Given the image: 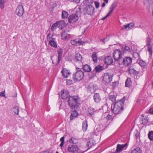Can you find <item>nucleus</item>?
I'll list each match as a JSON object with an SVG mask.
<instances>
[{
    "instance_id": "obj_13",
    "label": "nucleus",
    "mask_w": 153,
    "mask_h": 153,
    "mask_svg": "<svg viewBox=\"0 0 153 153\" xmlns=\"http://www.w3.org/2000/svg\"><path fill=\"white\" fill-rule=\"evenodd\" d=\"M82 56L80 53L77 51L75 52V58L74 60L76 62H80L81 63H82Z\"/></svg>"
},
{
    "instance_id": "obj_10",
    "label": "nucleus",
    "mask_w": 153,
    "mask_h": 153,
    "mask_svg": "<svg viewBox=\"0 0 153 153\" xmlns=\"http://www.w3.org/2000/svg\"><path fill=\"white\" fill-rule=\"evenodd\" d=\"M78 18L77 15L76 14H73L69 16L68 20L70 22L74 23L78 20Z\"/></svg>"
},
{
    "instance_id": "obj_9",
    "label": "nucleus",
    "mask_w": 153,
    "mask_h": 153,
    "mask_svg": "<svg viewBox=\"0 0 153 153\" xmlns=\"http://www.w3.org/2000/svg\"><path fill=\"white\" fill-rule=\"evenodd\" d=\"M112 76L111 75H109L107 73L104 74L103 76V80L105 84L110 83L111 81Z\"/></svg>"
},
{
    "instance_id": "obj_24",
    "label": "nucleus",
    "mask_w": 153,
    "mask_h": 153,
    "mask_svg": "<svg viewBox=\"0 0 153 153\" xmlns=\"http://www.w3.org/2000/svg\"><path fill=\"white\" fill-rule=\"evenodd\" d=\"M117 5V3L116 2H114L113 3L110 8V11L108 13L109 14H110L112 13L115 8H116Z\"/></svg>"
},
{
    "instance_id": "obj_6",
    "label": "nucleus",
    "mask_w": 153,
    "mask_h": 153,
    "mask_svg": "<svg viewBox=\"0 0 153 153\" xmlns=\"http://www.w3.org/2000/svg\"><path fill=\"white\" fill-rule=\"evenodd\" d=\"M132 61V59L130 57H126L123 60L122 59L120 65L123 64L126 66H128L131 64Z\"/></svg>"
},
{
    "instance_id": "obj_60",
    "label": "nucleus",
    "mask_w": 153,
    "mask_h": 153,
    "mask_svg": "<svg viewBox=\"0 0 153 153\" xmlns=\"http://www.w3.org/2000/svg\"><path fill=\"white\" fill-rule=\"evenodd\" d=\"M135 135L136 136V137L137 138L138 137H139V134H138V133H137V134H136Z\"/></svg>"
},
{
    "instance_id": "obj_48",
    "label": "nucleus",
    "mask_w": 153,
    "mask_h": 153,
    "mask_svg": "<svg viewBox=\"0 0 153 153\" xmlns=\"http://www.w3.org/2000/svg\"><path fill=\"white\" fill-rule=\"evenodd\" d=\"M5 90H4V91L1 92L0 93V95L1 97H5Z\"/></svg>"
},
{
    "instance_id": "obj_27",
    "label": "nucleus",
    "mask_w": 153,
    "mask_h": 153,
    "mask_svg": "<svg viewBox=\"0 0 153 153\" xmlns=\"http://www.w3.org/2000/svg\"><path fill=\"white\" fill-rule=\"evenodd\" d=\"M152 4V1L150 0H146L144 3V5L149 8Z\"/></svg>"
},
{
    "instance_id": "obj_20",
    "label": "nucleus",
    "mask_w": 153,
    "mask_h": 153,
    "mask_svg": "<svg viewBox=\"0 0 153 153\" xmlns=\"http://www.w3.org/2000/svg\"><path fill=\"white\" fill-rule=\"evenodd\" d=\"M62 97L63 99H65L68 97L69 94L68 91H65L64 90L61 91Z\"/></svg>"
},
{
    "instance_id": "obj_39",
    "label": "nucleus",
    "mask_w": 153,
    "mask_h": 153,
    "mask_svg": "<svg viewBox=\"0 0 153 153\" xmlns=\"http://www.w3.org/2000/svg\"><path fill=\"white\" fill-rule=\"evenodd\" d=\"M109 39V36H107L106 38L101 39H100V41L103 42V43H105L106 42L108 41Z\"/></svg>"
},
{
    "instance_id": "obj_5",
    "label": "nucleus",
    "mask_w": 153,
    "mask_h": 153,
    "mask_svg": "<svg viewBox=\"0 0 153 153\" xmlns=\"http://www.w3.org/2000/svg\"><path fill=\"white\" fill-rule=\"evenodd\" d=\"M146 45L148 48L147 50L149 52V54L152 55V39L149 37H148L146 38Z\"/></svg>"
},
{
    "instance_id": "obj_23",
    "label": "nucleus",
    "mask_w": 153,
    "mask_h": 153,
    "mask_svg": "<svg viewBox=\"0 0 153 153\" xmlns=\"http://www.w3.org/2000/svg\"><path fill=\"white\" fill-rule=\"evenodd\" d=\"M49 44L52 47L55 48H56L57 47L56 42L53 40L49 39Z\"/></svg>"
},
{
    "instance_id": "obj_38",
    "label": "nucleus",
    "mask_w": 153,
    "mask_h": 153,
    "mask_svg": "<svg viewBox=\"0 0 153 153\" xmlns=\"http://www.w3.org/2000/svg\"><path fill=\"white\" fill-rule=\"evenodd\" d=\"M58 25V23L56 22L55 23L53 24L52 25L51 28V29L52 31H54L56 29Z\"/></svg>"
},
{
    "instance_id": "obj_4",
    "label": "nucleus",
    "mask_w": 153,
    "mask_h": 153,
    "mask_svg": "<svg viewBox=\"0 0 153 153\" xmlns=\"http://www.w3.org/2000/svg\"><path fill=\"white\" fill-rule=\"evenodd\" d=\"M122 54V52L119 49L115 50L113 53V57L115 61L117 62L119 64H120L123 58Z\"/></svg>"
},
{
    "instance_id": "obj_7",
    "label": "nucleus",
    "mask_w": 153,
    "mask_h": 153,
    "mask_svg": "<svg viewBox=\"0 0 153 153\" xmlns=\"http://www.w3.org/2000/svg\"><path fill=\"white\" fill-rule=\"evenodd\" d=\"M24 13V9L22 4L20 3L16 9V13L19 16H22Z\"/></svg>"
},
{
    "instance_id": "obj_35",
    "label": "nucleus",
    "mask_w": 153,
    "mask_h": 153,
    "mask_svg": "<svg viewBox=\"0 0 153 153\" xmlns=\"http://www.w3.org/2000/svg\"><path fill=\"white\" fill-rule=\"evenodd\" d=\"M68 14L67 12L63 10L62 12V19H64L67 17Z\"/></svg>"
},
{
    "instance_id": "obj_40",
    "label": "nucleus",
    "mask_w": 153,
    "mask_h": 153,
    "mask_svg": "<svg viewBox=\"0 0 153 153\" xmlns=\"http://www.w3.org/2000/svg\"><path fill=\"white\" fill-rule=\"evenodd\" d=\"M4 0H0V8L2 9L4 8Z\"/></svg>"
},
{
    "instance_id": "obj_15",
    "label": "nucleus",
    "mask_w": 153,
    "mask_h": 153,
    "mask_svg": "<svg viewBox=\"0 0 153 153\" xmlns=\"http://www.w3.org/2000/svg\"><path fill=\"white\" fill-rule=\"evenodd\" d=\"M62 75L64 77L67 78L70 74V73L66 68H63L61 71Z\"/></svg>"
},
{
    "instance_id": "obj_21",
    "label": "nucleus",
    "mask_w": 153,
    "mask_h": 153,
    "mask_svg": "<svg viewBox=\"0 0 153 153\" xmlns=\"http://www.w3.org/2000/svg\"><path fill=\"white\" fill-rule=\"evenodd\" d=\"M129 72L130 74L135 75H137L139 73V71H136L132 67L129 68Z\"/></svg>"
},
{
    "instance_id": "obj_56",
    "label": "nucleus",
    "mask_w": 153,
    "mask_h": 153,
    "mask_svg": "<svg viewBox=\"0 0 153 153\" xmlns=\"http://www.w3.org/2000/svg\"><path fill=\"white\" fill-rule=\"evenodd\" d=\"M50 33H49L48 35L47 36V39H50L51 38L52 39H53V38L52 37H50Z\"/></svg>"
},
{
    "instance_id": "obj_58",
    "label": "nucleus",
    "mask_w": 153,
    "mask_h": 153,
    "mask_svg": "<svg viewBox=\"0 0 153 153\" xmlns=\"http://www.w3.org/2000/svg\"><path fill=\"white\" fill-rule=\"evenodd\" d=\"M105 2H103V3H102V7H104L105 5Z\"/></svg>"
},
{
    "instance_id": "obj_59",
    "label": "nucleus",
    "mask_w": 153,
    "mask_h": 153,
    "mask_svg": "<svg viewBox=\"0 0 153 153\" xmlns=\"http://www.w3.org/2000/svg\"><path fill=\"white\" fill-rule=\"evenodd\" d=\"M139 27H140V28H142V29H144V28H145V27H143V26H141V25H140V26H139Z\"/></svg>"
},
{
    "instance_id": "obj_17",
    "label": "nucleus",
    "mask_w": 153,
    "mask_h": 153,
    "mask_svg": "<svg viewBox=\"0 0 153 153\" xmlns=\"http://www.w3.org/2000/svg\"><path fill=\"white\" fill-rule=\"evenodd\" d=\"M94 99L95 102L97 103L99 102L101 100V97L99 94H94Z\"/></svg>"
},
{
    "instance_id": "obj_43",
    "label": "nucleus",
    "mask_w": 153,
    "mask_h": 153,
    "mask_svg": "<svg viewBox=\"0 0 153 153\" xmlns=\"http://www.w3.org/2000/svg\"><path fill=\"white\" fill-rule=\"evenodd\" d=\"M95 75V72L94 71H91L88 74V75L90 78H92Z\"/></svg>"
},
{
    "instance_id": "obj_16",
    "label": "nucleus",
    "mask_w": 153,
    "mask_h": 153,
    "mask_svg": "<svg viewBox=\"0 0 153 153\" xmlns=\"http://www.w3.org/2000/svg\"><path fill=\"white\" fill-rule=\"evenodd\" d=\"M81 40L79 39H76L71 41V43L73 45H78L81 44Z\"/></svg>"
},
{
    "instance_id": "obj_37",
    "label": "nucleus",
    "mask_w": 153,
    "mask_h": 153,
    "mask_svg": "<svg viewBox=\"0 0 153 153\" xmlns=\"http://www.w3.org/2000/svg\"><path fill=\"white\" fill-rule=\"evenodd\" d=\"M137 62L141 66H144L146 65V63L145 62L141 59L138 60Z\"/></svg>"
},
{
    "instance_id": "obj_2",
    "label": "nucleus",
    "mask_w": 153,
    "mask_h": 153,
    "mask_svg": "<svg viewBox=\"0 0 153 153\" xmlns=\"http://www.w3.org/2000/svg\"><path fill=\"white\" fill-rule=\"evenodd\" d=\"M78 100L79 97L77 96H70L68 97V102L72 109L75 110L78 106Z\"/></svg>"
},
{
    "instance_id": "obj_22",
    "label": "nucleus",
    "mask_w": 153,
    "mask_h": 153,
    "mask_svg": "<svg viewBox=\"0 0 153 153\" xmlns=\"http://www.w3.org/2000/svg\"><path fill=\"white\" fill-rule=\"evenodd\" d=\"M78 115V113L76 110H74L73 111L71 114L70 116V119L71 120H72L76 118Z\"/></svg>"
},
{
    "instance_id": "obj_29",
    "label": "nucleus",
    "mask_w": 153,
    "mask_h": 153,
    "mask_svg": "<svg viewBox=\"0 0 153 153\" xmlns=\"http://www.w3.org/2000/svg\"><path fill=\"white\" fill-rule=\"evenodd\" d=\"M131 84V81L130 78H128L125 82V86L126 87H129Z\"/></svg>"
},
{
    "instance_id": "obj_47",
    "label": "nucleus",
    "mask_w": 153,
    "mask_h": 153,
    "mask_svg": "<svg viewBox=\"0 0 153 153\" xmlns=\"http://www.w3.org/2000/svg\"><path fill=\"white\" fill-rule=\"evenodd\" d=\"M129 26H128V24H127L126 25H125L123 26V27L121 29L122 30H124L126 29H127L128 28Z\"/></svg>"
},
{
    "instance_id": "obj_25",
    "label": "nucleus",
    "mask_w": 153,
    "mask_h": 153,
    "mask_svg": "<svg viewBox=\"0 0 153 153\" xmlns=\"http://www.w3.org/2000/svg\"><path fill=\"white\" fill-rule=\"evenodd\" d=\"M87 122L86 120H84L82 123V129L84 131H85L88 128Z\"/></svg>"
},
{
    "instance_id": "obj_49",
    "label": "nucleus",
    "mask_w": 153,
    "mask_h": 153,
    "mask_svg": "<svg viewBox=\"0 0 153 153\" xmlns=\"http://www.w3.org/2000/svg\"><path fill=\"white\" fill-rule=\"evenodd\" d=\"M95 4L97 8H98L99 7L100 3L98 1H95Z\"/></svg>"
},
{
    "instance_id": "obj_44",
    "label": "nucleus",
    "mask_w": 153,
    "mask_h": 153,
    "mask_svg": "<svg viewBox=\"0 0 153 153\" xmlns=\"http://www.w3.org/2000/svg\"><path fill=\"white\" fill-rule=\"evenodd\" d=\"M85 3L87 4L90 5L93 2L92 0H85L84 1Z\"/></svg>"
},
{
    "instance_id": "obj_12",
    "label": "nucleus",
    "mask_w": 153,
    "mask_h": 153,
    "mask_svg": "<svg viewBox=\"0 0 153 153\" xmlns=\"http://www.w3.org/2000/svg\"><path fill=\"white\" fill-rule=\"evenodd\" d=\"M104 61L105 64L107 65H111L113 62V59L111 56H105Z\"/></svg>"
},
{
    "instance_id": "obj_52",
    "label": "nucleus",
    "mask_w": 153,
    "mask_h": 153,
    "mask_svg": "<svg viewBox=\"0 0 153 153\" xmlns=\"http://www.w3.org/2000/svg\"><path fill=\"white\" fill-rule=\"evenodd\" d=\"M117 82H113L112 86H113V87L114 88H115L116 86H117Z\"/></svg>"
},
{
    "instance_id": "obj_31",
    "label": "nucleus",
    "mask_w": 153,
    "mask_h": 153,
    "mask_svg": "<svg viewBox=\"0 0 153 153\" xmlns=\"http://www.w3.org/2000/svg\"><path fill=\"white\" fill-rule=\"evenodd\" d=\"M148 137L151 141H153V131H151L149 132Z\"/></svg>"
},
{
    "instance_id": "obj_63",
    "label": "nucleus",
    "mask_w": 153,
    "mask_h": 153,
    "mask_svg": "<svg viewBox=\"0 0 153 153\" xmlns=\"http://www.w3.org/2000/svg\"><path fill=\"white\" fill-rule=\"evenodd\" d=\"M116 153V152H115V153Z\"/></svg>"
},
{
    "instance_id": "obj_46",
    "label": "nucleus",
    "mask_w": 153,
    "mask_h": 153,
    "mask_svg": "<svg viewBox=\"0 0 153 153\" xmlns=\"http://www.w3.org/2000/svg\"><path fill=\"white\" fill-rule=\"evenodd\" d=\"M94 110V108H91L90 109H89L88 110V112L89 113V114L90 115H92L94 113V111L93 110Z\"/></svg>"
},
{
    "instance_id": "obj_11",
    "label": "nucleus",
    "mask_w": 153,
    "mask_h": 153,
    "mask_svg": "<svg viewBox=\"0 0 153 153\" xmlns=\"http://www.w3.org/2000/svg\"><path fill=\"white\" fill-rule=\"evenodd\" d=\"M68 32H69L68 30H66L62 32L61 37L63 40H65L69 38L70 35L68 33Z\"/></svg>"
},
{
    "instance_id": "obj_18",
    "label": "nucleus",
    "mask_w": 153,
    "mask_h": 153,
    "mask_svg": "<svg viewBox=\"0 0 153 153\" xmlns=\"http://www.w3.org/2000/svg\"><path fill=\"white\" fill-rule=\"evenodd\" d=\"M127 143L124 144H118L117 146V149L116 152H121L123 149L124 147H126Z\"/></svg>"
},
{
    "instance_id": "obj_53",
    "label": "nucleus",
    "mask_w": 153,
    "mask_h": 153,
    "mask_svg": "<svg viewBox=\"0 0 153 153\" xmlns=\"http://www.w3.org/2000/svg\"><path fill=\"white\" fill-rule=\"evenodd\" d=\"M110 15V14L108 13L105 17L102 18V20H104L105 19H106L107 17L109 16Z\"/></svg>"
},
{
    "instance_id": "obj_8",
    "label": "nucleus",
    "mask_w": 153,
    "mask_h": 153,
    "mask_svg": "<svg viewBox=\"0 0 153 153\" xmlns=\"http://www.w3.org/2000/svg\"><path fill=\"white\" fill-rule=\"evenodd\" d=\"M94 7L91 5H88L84 10L85 14L91 15L94 11Z\"/></svg>"
},
{
    "instance_id": "obj_50",
    "label": "nucleus",
    "mask_w": 153,
    "mask_h": 153,
    "mask_svg": "<svg viewBox=\"0 0 153 153\" xmlns=\"http://www.w3.org/2000/svg\"><path fill=\"white\" fill-rule=\"evenodd\" d=\"M112 118V116L110 114H108L106 116V119H107L108 120H109Z\"/></svg>"
},
{
    "instance_id": "obj_3",
    "label": "nucleus",
    "mask_w": 153,
    "mask_h": 153,
    "mask_svg": "<svg viewBox=\"0 0 153 153\" xmlns=\"http://www.w3.org/2000/svg\"><path fill=\"white\" fill-rule=\"evenodd\" d=\"M76 71L73 75V79L76 81L81 80L84 76V73L81 68L76 67Z\"/></svg>"
},
{
    "instance_id": "obj_30",
    "label": "nucleus",
    "mask_w": 153,
    "mask_h": 153,
    "mask_svg": "<svg viewBox=\"0 0 153 153\" xmlns=\"http://www.w3.org/2000/svg\"><path fill=\"white\" fill-rule=\"evenodd\" d=\"M94 70L96 72H99L103 70V68L102 66L97 65L95 67Z\"/></svg>"
},
{
    "instance_id": "obj_45",
    "label": "nucleus",
    "mask_w": 153,
    "mask_h": 153,
    "mask_svg": "<svg viewBox=\"0 0 153 153\" xmlns=\"http://www.w3.org/2000/svg\"><path fill=\"white\" fill-rule=\"evenodd\" d=\"M128 29H131L134 26V24L133 23L128 24Z\"/></svg>"
},
{
    "instance_id": "obj_57",
    "label": "nucleus",
    "mask_w": 153,
    "mask_h": 153,
    "mask_svg": "<svg viewBox=\"0 0 153 153\" xmlns=\"http://www.w3.org/2000/svg\"><path fill=\"white\" fill-rule=\"evenodd\" d=\"M64 144V143L63 142H61V143L60 144V146L62 147L63 146Z\"/></svg>"
},
{
    "instance_id": "obj_61",
    "label": "nucleus",
    "mask_w": 153,
    "mask_h": 153,
    "mask_svg": "<svg viewBox=\"0 0 153 153\" xmlns=\"http://www.w3.org/2000/svg\"><path fill=\"white\" fill-rule=\"evenodd\" d=\"M104 1V2L105 3H108V0H103Z\"/></svg>"
},
{
    "instance_id": "obj_19",
    "label": "nucleus",
    "mask_w": 153,
    "mask_h": 153,
    "mask_svg": "<svg viewBox=\"0 0 153 153\" xmlns=\"http://www.w3.org/2000/svg\"><path fill=\"white\" fill-rule=\"evenodd\" d=\"M82 69L85 72H90L91 70V67L88 64L84 65L82 67Z\"/></svg>"
},
{
    "instance_id": "obj_14",
    "label": "nucleus",
    "mask_w": 153,
    "mask_h": 153,
    "mask_svg": "<svg viewBox=\"0 0 153 153\" xmlns=\"http://www.w3.org/2000/svg\"><path fill=\"white\" fill-rule=\"evenodd\" d=\"M58 54V63H59L62 60L63 51L61 48H59L57 50Z\"/></svg>"
},
{
    "instance_id": "obj_51",
    "label": "nucleus",
    "mask_w": 153,
    "mask_h": 153,
    "mask_svg": "<svg viewBox=\"0 0 153 153\" xmlns=\"http://www.w3.org/2000/svg\"><path fill=\"white\" fill-rule=\"evenodd\" d=\"M72 81L71 80H68L67 81V85H70L72 84Z\"/></svg>"
},
{
    "instance_id": "obj_54",
    "label": "nucleus",
    "mask_w": 153,
    "mask_h": 153,
    "mask_svg": "<svg viewBox=\"0 0 153 153\" xmlns=\"http://www.w3.org/2000/svg\"><path fill=\"white\" fill-rule=\"evenodd\" d=\"M64 139L65 137H62L60 138V141H61V142L64 143Z\"/></svg>"
},
{
    "instance_id": "obj_1",
    "label": "nucleus",
    "mask_w": 153,
    "mask_h": 153,
    "mask_svg": "<svg viewBox=\"0 0 153 153\" xmlns=\"http://www.w3.org/2000/svg\"><path fill=\"white\" fill-rule=\"evenodd\" d=\"M126 98V97H124L120 100L117 102H116L115 104L112 105L111 108L114 114H120L123 110L124 102L125 101Z\"/></svg>"
},
{
    "instance_id": "obj_62",
    "label": "nucleus",
    "mask_w": 153,
    "mask_h": 153,
    "mask_svg": "<svg viewBox=\"0 0 153 153\" xmlns=\"http://www.w3.org/2000/svg\"><path fill=\"white\" fill-rule=\"evenodd\" d=\"M56 153H59L58 152H56Z\"/></svg>"
},
{
    "instance_id": "obj_33",
    "label": "nucleus",
    "mask_w": 153,
    "mask_h": 153,
    "mask_svg": "<svg viewBox=\"0 0 153 153\" xmlns=\"http://www.w3.org/2000/svg\"><path fill=\"white\" fill-rule=\"evenodd\" d=\"M92 58L93 61L95 62H97V55L95 52H94L92 55Z\"/></svg>"
},
{
    "instance_id": "obj_32",
    "label": "nucleus",
    "mask_w": 153,
    "mask_h": 153,
    "mask_svg": "<svg viewBox=\"0 0 153 153\" xmlns=\"http://www.w3.org/2000/svg\"><path fill=\"white\" fill-rule=\"evenodd\" d=\"M69 141L70 143L73 144H76L78 142L77 139L74 137H72Z\"/></svg>"
},
{
    "instance_id": "obj_41",
    "label": "nucleus",
    "mask_w": 153,
    "mask_h": 153,
    "mask_svg": "<svg viewBox=\"0 0 153 153\" xmlns=\"http://www.w3.org/2000/svg\"><path fill=\"white\" fill-rule=\"evenodd\" d=\"M94 145V143L93 142L91 141H88L87 144V146L88 147L89 149L91 148Z\"/></svg>"
},
{
    "instance_id": "obj_34",
    "label": "nucleus",
    "mask_w": 153,
    "mask_h": 153,
    "mask_svg": "<svg viewBox=\"0 0 153 153\" xmlns=\"http://www.w3.org/2000/svg\"><path fill=\"white\" fill-rule=\"evenodd\" d=\"M141 150L139 147L134 148L131 152V153H141Z\"/></svg>"
},
{
    "instance_id": "obj_36",
    "label": "nucleus",
    "mask_w": 153,
    "mask_h": 153,
    "mask_svg": "<svg viewBox=\"0 0 153 153\" xmlns=\"http://www.w3.org/2000/svg\"><path fill=\"white\" fill-rule=\"evenodd\" d=\"M13 111L16 115L19 114V109L18 107H14L13 109Z\"/></svg>"
},
{
    "instance_id": "obj_26",
    "label": "nucleus",
    "mask_w": 153,
    "mask_h": 153,
    "mask_svg": "<svg viewBox=\"0 0 153 153\" xmlns=\"http://www.w3.org/2000/svg\"><path fill=\"white\" fill-rule=\"evenodd\" d=\"M122 50L123 53H127L130 51V48L128 46H125L123 47Z\"/></svg>"
},
{
    "instance_id": "obj_55",
    "label": "nucleus",
    "mask_w": 153,
    "mask_h": 153,
    "mask_svg": "<svg viewBox=\"0 0 153 153\" xmlns=\"http://www.w3.org/2000/svg\"><path fill=\"white\" fill-rule=\"evenodd\" d=\"M149 112L152 114H153V108H152L149 110Z\"/></svg>"
},
{
    "instance_id": "obj_42",
    "label": "nucleus",
    "mask_w": 153,
    "mask_h": 153,
    "mask_svg": "<svg viewBox=\"0 0 153 153\" xmlns=\"http://www.w3.org/2000/svg\"><path fill=\"white\" fill-rule=\"evenodd\" d=\"M141 121L142 122V124H145L148 122V120L146 117H145L144 118H143Z\"/></svg>"
},
{
    "instance_id": "obj_28",
    "label": "nucleus",
    "mask_w": 153,
    "mask_h": 153,
    "mask_svg": "<svg viewBox=\"0 0 153 153\" xmlns=\"http://www.w3.org/2000/svg\"><path fill=\"white\" fill-rule=\"evenodd\" d=\"M109 99L112 102H116V95L114 94H112L111 93L109 94Z\"/></svg>"
}]
</instances>
